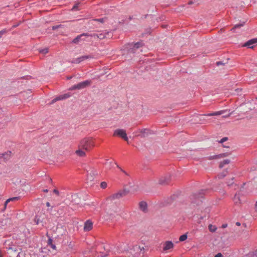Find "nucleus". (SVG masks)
<instances>
[{"mask_svg": "<svg viewBox=\"0 0 257 257\" xmlns=\"http://www.w3.org/2000/svg\"><path fill=\"white\" fill-rule=\"evenodd\" d=\"M94 147V142L91 138H84L82 140L79 145V148L88 152Z\"/></svg>", "mask_w": 257, "mask_h": 257, "instance_id": "2", "label": "nucleus"}, {"mask_svg": "<svg viewBox=\"0 0 257 257\" xmlns=\"http://www.w3.org/2000/svg\"><path fill=\"white\" fill-rule=\"evenodd\" d=\"M14 244L15 242H14L13 240L11 239H8L5 242L4 245L7 249L9 250L12 249V250L16 251H17V248Z\"/></svg>", "mask_w": 257, "mask_h": 257, "instance_id": "6", "label": "nucleus"}, {"mask_svg": "<svg viewBox=\"0 0 257 257\" xmlns=\"http://www.w3.org/2000/svg\"><path fill=\"white\" fill-rule=\"evenodd\" d=\"M51 247L53 249H55L56 248V246L52 244H51Z\"/></svg>", "mask_w": 257, "mask_h": 257, "instance_id": "49", "label": "nucleus"}, {"mask_svg": "<svg viewBox=\"0 0 257 257\" xmlns=\"http://www.w3.org/2000/svg\"><path fill=\"white\" fill-rule=\"evenodd\" d=\"M17 257H20V256L19 255V254L17 255Z\"/></svg>", "mask_w": 257, "mask_h": 257, "instance_id": "56", "label": "nucleus"}, {"mask_svg": "<svg viewBox=\"0 0 257 257\" xmlns=\"http://www.w3.org/2000/svg\"><path fill=\"white\" fill-rule=\"evenodd\" d=\"M208 229L210 232H214L216 230L217 227L214 225L209 224L208 226Z\"/></svg>", "mask_w": 257, "mask_h": 257, "instance_id": "24", "label": "nucleus"}, {"mask_svg": "<svg viewBox=\"0 0 257 257\" xmlns=\"http://www.w3.org/2000/svg\"><path fill=\"white\" fill-rule=\"evenodd\" d=\"M53 192H54V193H55V194H56L57 195L59 194V191L56 189H54Z\"/></svg>", "mask_w": 257, "mask_h": 257, "instance_id": "43", "label": "nucleus"}, {"mask_svg": "<svg viewBox=\"0 0 257 257\" xmlns=\"http://www.w3.org/2000/svg\"><path fill=\"white\" fill-rule=\"evenodd\" d=\"M117 167L118 168H119L120 169L121 171H122L125 175H128L127 173L125 171H124L122 169L120 168L119 167L118 165H117Z\"/></svg>", "mask_w": 257, "mask_h": 257, "instance_id": "37", "label": "nucleus"}, {"mask_svg": "<svg viewBox=\"0 0 257 257\" xmlns=\"http://www.w3.org/2000/svg\"><path fill=\"white\" fill-rule=\"evenodd\" d=\"M46 205H47V206H50V203L49 202H47Z\"/></svg>", "mask_w": 257, "mask_h": 257, "instance_id": "50", "label": "nucleus"}, {"mask_svg": "<svg viewBox=\"0 0 257 257\" xmlns=\"http://www.w3.org/2000/svg\"><path fill=\"white\" fill-rule=\"evenodd\" d=\"M123 245L119 246H117V247H113L110 246L109 245H106L103 246L104 249L105 251V252H102L101 255V257H104L109 254V253H111L112 254H119L123 251V249L122 248V246Z\"/></svg>", "mask_w": 257, "mask_h": 257, "instance_id": "1", "label": "nucleus"}, {"mask_svg": "<svg viewBox=\"0 0 257 257\" xmlns=\"http://www.w3.org/2000/svg\"><path fill=\"white\" fill-rule=\"evenodd\" d=\"M10 153H6L4 154H0V158H4V159H8L10 156Z\"/></svg>", "mask_w": 257, "mask_h": 257, "instance_id": "25", "label": "nucleus"}, {"mask_svg": "<svg viewBox=\"0 0 257 257\" xmlns=\"http://www.w3.org/2000/svg\"><path fill=\"white\" fill-rule=\"evenodd\" d=\"M61 26V25H57V26H54L52 27L53 30H55L56 29H58Z\"/></svg>", "mask_w": 257, "mask_h": 257, "instance_id": "38", "label": "nucleus"}, {"mask_svg": "<svg viewBox=\"0 0 257 257\" xmlns=\"http://www.w3.org/2000/svg\"><path fill=\"white\" fill-rule=\"evenodd\" d=\"M206 116H213V113H210L206 114H205Z\"/></svg>", "mask_w": 257, "mask_h": 257, "instance_id": "40", "label": "nucleus"}, {"mask_svg": "<svg viewBox=\"0 0 257 257\" xmlns=\"http://www.w3.org/2000/svg\"><path fill=\"white\" fill-rule=\"evenodd\" d=\"M243 26V24H237L234 26L233 28H232L231 31L233 32H235V29L236 28H240Z\"/></svg>", "mask_w": 257, "mask_h": 257, "instance_id": "29", "label": "nucleus"}, {"mask_svg": "<svg viewBox=\"0 0 257 257\" xmlns=\"http://www.w3.org/2000/svg\"><path fill=\"white\" fill-rule=\"evenodd\" d=\"M78 4H76L75 6H73V7L72 9V11H75L78 10Z\"/></svg>", "mask_w": 257, "mask_h": 257, "instance_id": "35", "label": "nucleus"}, {"mask_svg": "<svg viewBox=\"0 0 257 257\" xmlns=\"http://www.w3.org/2000/svg\"><path fill=\"white\" fill-rule=\"evenodd\" d=\"M169 178L167 179V180H162V179L160 180L159 181V183L161 184H166L168 182V181H169Z\"/></svg>", "mask_w": 257, "mask_h": 257, "instance_id": "32", "label": "nucleus"}, {"mask_svg": "<svg viewBox=\"0 0 257 257\" xmlns=\"http://www.w3.org/2000/svg\"><path fill=\"white\" fill-rule=\"evenodd\" d=\"M139 189V186L137 185H134L133 186H130L129 191L132 193H135L138 191Z\"/></svg>", "mask_w": 257, "mask_h": 257, "instance_id": "21", "label": "nucleus"}, {"mask_svg": "<svg viewBox=\"0 0 257 257\" xmlns=\"http://www.w3.org/2000/svg\"><path fill=\"white\" fill-rule=\"evenodd\" d=\"M228 155H229V154L227 153H224V154H220L219 155H214L213 156H211L210 157V159H218V158L228 156Z\"/></svg>", "mask_w": 257, "mask_h": 257, "instance_id": "19", "label": "nucleus"}, {"mask_svg": "<svg viewBox=\"0 0 257 257\" xmlns=\"http://www.w3.org/2000/svg\"><path fill=\"white\" fill-rule=\"evenodd\" d=\"M227 226V224H223L222 225L221 227L223 228H226Z\"/></svg>", "mask_w": 257, "mask_h": 257, "instance_id": "42", "label": "nucleus"}, {"mask_svg": "<svg viewBox=\"0 0 257 257\" xmlns=\"http://www.w3.org/2000/svg\"><path fill=\"white\" fill-rule=\"evenodd\" d=\"M114 136H119L126 141H127L128 140L126 132L125 131L122 129L116 130L114 131Z\"/></svg>", "mask_w": 257, "mask_h": 257, "instance_id": "5", "label": "nucleus"}, {"mask_svg": "<svg viewBox=\"0 0 257 257\" xmlns=\"http://www.w3.org/2000/svg\"><path fill=\"white\" fill-rule=\"evenodd\" d=\"M106 35H108V34H104L100 33L99 34H96V33H93V34H90V37H94V38H97L99 39H103L106 37Z\"/></svg>", "mask_w": 257, "mask_h": 257, "instance_id": "13", "label": "nucleus"}, {"mask_svg": "<svg viewBox=\"0 0 257 257\" xmlns=\"http://www.w3.org/2000/svg\"><path fill=\"white\" fill-rule=\"evenodd\" d=\"M257 43V39H253L248 41L244 45V46H247L249 48H253V45Z\"/></svg>", "mask_w": 257, "mask_h": 257, "instance_id": "15", "label": "nucleus"}, {"mask_svg": "<svg viewBox=\"0 0 257 257\" xmlns=\"http://www.w3.org/2000/svg\"><path fill=\"white\" fill-rule=\"evenodd\" d=\"M2 32H0V35H2Z\"/></svg>", "mask_w": 257, "mask_h": 257, "instance_id": "57", "label": "nucleus"}, {"mask_svg": "<svg viewBox=\"0 0 257 257\" xmlns=\"http://www.w3.org/2000/svg\"><path fill=\"white\" fill-rule=\"evenodd\" d=\"M107 213H109L110 215L112 214V213L111 212L109 209H107Z\"/></svg>", "mask_w": 257, "mask_h": 257, "instance_id": "44", "label": "nucleus"}, {"mask_svg": "<svg viewBox=\"0 0 257 257\" xmlns=\"http://www.w3.org/2000/svg\"><path fill=\"white\" fill-rule=\"evenodd\" d=\"M174 247V244L171 241H166L163 244V251L167 252Z\"/></svg>", "mask_w": 257, "mask_h": 257, "instance_id": "9", "label": "nucleus"}, {"mask_svg": "<svg viewBox=\"0 0 257 257\" xmlns=\"http://www.w3.org/2000/svg\"><path fill=\"white\" fill-rule=\"evenodd\" d=\"M34 221L37 224H41L43 226L46 224L47 216L44 213H40L36 216Z\"/></svg>", "mask_w": 257, "mask_h": 257, "instance_id": "3", "label": "nucleus"}, {"mask_svg": "<svg viewBox=\"0 0 257 257\" xmlns=\"http://www.w3.org/2000/svg\"><path fill=\"white\" fill-rule=\"evenodd\" d=\"M214 257H223V256L221 253H218L217 254H216Z\"/></svg>", "mask_w": 257, "mask_h": 257, "instance_id": "39", "label": "nucleus"}, {"mask_svg": "<svg viewBox=\"0 0 257 257\" xmlns=\"http://www.w3.org/2000/svg\"><path fill=\"white\" fill-rule=\"evenodd\" d=\"M0 257H3V255L1 251H0Z\"/></svg>", "mask_w": 257, "mask_h": 257, "instance_id": "53", "label": "nucleus"}, {"mask_svg": "<svg viewBox=\"0 0 257 257\" xmlns=\"http://www.w3.org/2000/svg\"><path fill=\"white\" fill-rule=\"evenodd\" d=\"M236 224L238 226L240 225V223L239 222H236Z\"/></svg>", "mask_w": 257, "mask_h": 257, "instance_id": "51", "label": "nucleus"}, {"mask_svg": "<svg viewBox=\"0 0 257 257\" xmlns=\"http://www.w3.org/2000/svg\"><path fill=\"white\" fill-rule=\"evenodd\" d=\"M227 140V138H224L223 139H222L220 141V142L221 143H222V142H224V141H225L226 140Z\"/></svg>", "mask_w": 257, "mask_h": 257, "instance_id": "41", "label": "nucleus"}, {"mask_svg": "<svg viewBox=\"0 0 257 257\" xmlns=\"http://www.w3.org/2000/svg\"><path fill=\"white\" fill-rule=\"evenodd\" d=\"M94 21H98V22H99L102 23L104 22V20L103 18H102V19H95Z\"/></svg>", "mask_w": 257, "mask_h": 257, "instance_id": "36", "label": "nucleus"}, {"mask_svg": "<svg viewBox=\"0 0 257 257\" xmlns=\"http://www.w3.org/2000/svg\"><path fill=\"white\" fill-rule=\"evenodd\" d=\"M40 53L45 54L48 52V49L45 48L39 50Z\"/></svg>", "mask_w": 257, "mask_h": 257, "instance_id": "28", "label": "nucleus"}, {"mask_svg": "<svg viewBox=\"0 0 257 257\" xmlns=\"http://www.w3.org/2000/svg\"><path fill=\"white\" fill-rule=\"evenodd\" d=\"M91 83L90 80H86L77 84V89H82L89 86Z\"/></svg>", "mask_w": 257, "mask_h": 257, "instance_id": "10", "label": "nucleus"}, {"mask_svg": "<svg viewBox=\"0 0 257 257\" xmlns=\"http://www.w3.org/2000/svg\"><path fill=\"white\" fill-rule=\"evenodd\" d=\"M142 46V43L138 42L134 44L133 48L131 49V52L134 53L135 51Z\"/></svg>", "mask_w": 257, "mask_h": 257, "instance_id": "20", "label": "nucleus"}, {"mask_svg": "<svg viewBox=\"0 0 257 257\" xmlns=\"http://www.w3.org/2000/svg\"><path fill=\"white\" fill-rule=\"evenodd\" d=\"M85 151L82 148H79V149L76 151V154L80 157H84L85 156Z\"/></svg>", "mask_w": 257, "mask_h": 257, "instance_id": "18", "label": "nucleus"}, {"mask_svg": "<svg viewBox=\"0 0 257 257\" xmlns=\"http://www.w3.org/2000/svg\"><path fill=\"white\" fill-rule=\"evenodd\" d=\"M139 208L143 211H146L147 209V204L146 202L142 201L139 203Z\"/></svg>", "mask_w": 257, "mask_h": 257, "instance_id": "17", "label": "nucleus"}, {"mask_svg": "<svg viewBox=\"0 0 257 257\" xmlns=\"http://www.w3.org/2000/svg\"><path fill=\"white\" fill-rule=\"evenodd\" d=\"M192 4L191 2H189V4Z\"/></svg>", "mask_w": 257, "mask_h": 257, "instance_id": "55", "label": "nucleus"}, {"mask_svg": "<svg viewBox=\"0 0 257 257\" xmlns=\"http://www.w3.org/2000/svg\"><path fill=\"white\" fill-rule=\"evenodd\" d=\"M254 209H255V210L256 211H257V201L255 203Z\"/></svg>", "mask_w": 257, "mask_h": 257, "instance_id": "46", "label": "nucleus"}, {"mask_svg": "<svg viewBox=\"0 0 257 257\" xmlns=\"http://www.w3.org/2000/svg\"><path fill=\"white\" fill-rule=\"evenodd\" d=\"M92 58H93V57L91 55L82 56L79 58L74 59L72 62L74 63L78 64V63H79L86 59H92Z\"/></svg>", "mask_w": 257, "mask_h": 257, "instance_id": "8", "label": "nucleus"}, {"mask_svg": "<svg viewBox=\"0 0 257 257\" xmlns=\"http://www.w3.org/2000/svg\"><path fill=\"white\" fill-rule=\"evenodd\" d=\"M75 89H77V84L73 85L71 87L69 88L70 90H74Z\"/></svg>", "mask_w": 257, "mask_h": 257, "instance_id": "34", "label": "nucleus"}, {"mask_svg": "<svg viewBox=\"0 0 257 257\" xmlns=\"http://www.w3.org/2000/svg\"><path fill=\"white\" fill-rule=\"evenodd\" d=\"M223 112H224L223 110H221V111H216V112H214L213 113V115H221V114H223Z\"/></svg>", "mask_w": 257, "mask_h": 257, "instance_id": "30", "label": "nucleus"}, {"mask_svg": "<svg viewBox=\"0 0 257 257\" xmlns=\"http://www.w3.org/2000/svg\"><path fill=\"white\" fill-rule=\"evenodd\" d=\"M71 78H72L71 76V77H68V79H71Z\"/></svg>", "mask_w": 257, "mask_h": 257, "instance_id": "54", "label": "nucleus"}, {"mask_svg": "<svg viewBox=\"0 0 257 257\" xmlns=\"http://www.w3.org/2000/svg\"><path fill=\"white\" fill-rule=\"evenodd\" d=\"M52 240L51 239H50L48 240L49 243H51V244H52Z\"/></svg>", "mask_w": 257, "mask_h": 257, "instance_id": "48", "label": "nucleus"}, {"mask_svg": "<svg viewBox=\"0 0 257 257\" xmlns=\"http://www.w3.org/2000/svg\"><path fill=\"white\" fill-rule=\"evenodd\" d=\"M187 238V235L185 234L181 235L179 237L180 241H185Z\"/></svg>", "mask_w": 257, "mask_h": 257, "instance_id": "27", "label": "nucleus"}, {"mask_svg": "<svg viewBox=\"0 0 257 257\" xmlns=\"http://www.w3.org/2000/svg\"><path fill=\"white\" fill-rule=\"evenodd\" d=\"M216 64H217V66H219V65H222V63L221 62H220V61H219V62H216Z\"/></svg>", "mask_w": 257, "mask_h": 257, "instance_id": "45", "label": "nucleus"}, {"mask_svg": "<svg viewBox=\"0 0 257 257\" xmlns=\"http://www.w3.org/2000/svg\"><path fill=\"white\" fill-rule=\"evenodd\" d=\"M86 37H90V34L86 33L78 35L75 39H73L72 42L74 43L78 44L82 41H86Z\"/></svg>", "mask_w": 257, "mask_h": 257, "instance_id": "4", "label": "nucleus"}, {"mask_svg": "<svg viewBox=\"0 0 257 257\" xmlns=\"http://www.w3.org/2000/svg\"><path fill=\"white\" fill-rule=\"evenodd\" d=\"M44 191L45 192H47L48 191V190L47 189H46V190H44Z\"/></svg>", "mask_w": 257, "mask_h": 257, "instance_id": "52", "label": "nucleus"}, {"mask_svg": "<svg viewBox=\"0 0 257 257\" xmlns=\"http://www.w3.org/2000/svg\"><path fill=\"white\" fill-rule=\"evenodd\" d=\"M70 96V95L69 94H65L59 96L57 97L56 98H54L52 101V103H54L58 100H61L65 99L69 97Z\"/></svg>", "mask_w": 257, "mask_h": 257, "instance_id": "14", "label": "nucleus"}, {"mask_svg": "<svg viewBox=\"0 0 257 257\" xmlns=\"http://www.w3.org/2000/svg\"><path fill=\"white\" fill-rule=\"evenodd\" d=\"M113 207L115 208V209L114 210L113 212H117V209H117V208H116L115 207H114V206Z\"/></svg>", "mask_w": 257, "mask_h": 257, "instance_id": "47", "label": "nucleus"}, {"mask_svg": "<svg viewBox=\"0 0 257 257\" xmlns=\"http://www.w3.org/2000/svg\"><path fill=\"white\" fill-rule=\"evenodd\" d=\"M197 196L196 194H193L191 196L190 199L194 203L199 204V202L201 201V198Z\"/></svg>", "mask_w": 257, "mask_h": 257, "instance_id": "16", "label": "nucleus"}, {"mask_svg": "<svg viewBox=\"0 0 257 257\" xmlns=\"http://www.w3.org/2000/svg\"><path fill=\"white\" fill-rule=\"evenodd\" d=\"M93 227V223L90 220H87L84 225V230L88 231L92 229Z\"/></svg>", "mask_w": 257, "mask_h": 257, "instance_id": "12", "label": "nucleus"}, {"mask_svg": "<svg viewBox=\"0 0 257 257\" xmlns=\"http://www.w3.org/2000/svg\"><path fill=\"white\" fill-rule=\"evenodd\" d=\"M100 187L102 189H105L107 187V183L105 182H102L100 184Z\"/></svg>", "mask_w": 257, "mask_h": 257, "instance_id": "31", "label": "nucleus"}, {"mask_svg": "<svg viewBox=\"0 0 257 257\" xmlns=\"http://www.w3.org/2000/svg\"><path fill=\"white\" fill-rule=\"evenodd\" d=\"M229 163H230V160H228V159L224 160L222 162H220V163L219 164V167L220 168H222L224 166V165L225 164H228Z\"/></svg>", "mask_w": 257, "mask_h": 257, "instance_id": "23", "label": "nucleus"}, {"mask_svg": "<svg viewBox=\"0 0 257 257\" xmlns=\"http://www.w3.org/2000/svg\"><path fill=\"white\" fill-rule=\"evenodd\" d=\"M226 175V171L223 172L222 173L218 175L219 178H222Z\"/></svg>", "mask_w": 257, "mask_h": 257, "instance_id": "33", "label": "nucleus"}, {"mask_svg": "<svg viewBox=\"0 0 257 257\" xmlns=\"http://www.w3.org/2000/svg\"><path fill=\"white\" fill-rule=\"evenodd\" d=\"M19 199V197H13L9 198L7 200V201L5 202V206L7 205V204L10 202V201H16Z\"/></svg>", "mask_w": 257, "mask_h": 257, "instance_id": "26", "label": "nucleus"}, {"mask_svg": "<svg viewBox=\"0 0 257 257\" xmlns=\"http://www.w3.org/2000/svg\"><path fill=\"white\" fill-rule=\"evenodd\" d=\"M233 201H234V203L236 204L241 203V200L240 198V196H239V194H235V195L234 196V198H233Z\"/></svg>", "mask_w": 257, "mask_h": 257, "instance_id": "22", "label": "nucleus"}, {"mask_svg": "<svg viewBox=\"0 0 257 257\" xmlns=\"http://www.w3.org/2000/svg\"><path fill=\"white\" fill-rule=\"evenodd\" d=\"M127 192L125 190H120L118 192L112 195L110 198L111 200L119 199L126 195Z\"/></svg>", "mask_w": 257, "mask_h": 257, "instance_id": "7", "label": "nucleus"}, {"mask_svg": "<svg viewBox=\"0 0 257 257\" xmlns=\"http://www.w3.org/2000/svg\"><path fill=\"white\" fill-rule=\"evenodd\" d=\"M97 175V172L96 170L93 169H92L90 173L88 174L87 180L90 182L92 181L96 176Z\"/></svg>", "mask_w": 257, "mask_h": 257, "instance_id": "11", "label": "nucleus"}]
</instances>
